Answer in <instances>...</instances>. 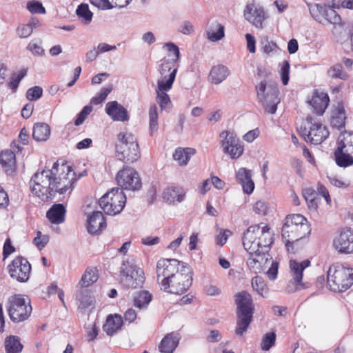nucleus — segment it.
Here are the masks:
<instances>
[{
    "instance_id": "obj_39",
    "label": "nucleus",
    "mask_w": 353,
    "mask_h": 353,
    "mask_svg": "<svg viewBox=\"0 0 353 353\" xmlns=\"http://www.w3.org/2000/svg\"><path fill=\"white\" fill-rule=\"evenodd\" d=\"M0 163L6 171L12 170L15 165V154L11 150L3 151L0 153Z\"/></svg>"
},
{
    "instance_id": "obj_22",
    "label": "nucleus",
    "mask_w": 353,
    "mask_h": 353,
    "mask_svg": "<svg viewBox=\"0 0 353 353\" xmlns=\"http://www.w3.org/2000/svg\"><path fill=\"white\" fill-rule=\"evenodd\" d=\"M329 101L330 99L327 93L314 90L308 103L313 108L314 112L318 115H322L327 108Z\"/></svg>"
},
{
    "instance_id": "obj_29",
    "label": "nucleus",
    "mask_w": 353,
    "mask_h": 353,
    "mask_svg": "<svg viewBox=\"0 0 353 353\" xmlns=\"http://www.w3.org/2000/svg\"><path fill=\"white\" fill-rule=\"evenodd\" d=\"M228 68L223 65H217L212 68L210 72V79L212 83L219 84L229 75Z\"/></svg>"
},
{
    "instance_id": "obj_5",
    "label": "nucleus",
    "mask_w": 353,
    "mask_h": 353,
    "mask_svg": "<svg viewBox=\"0 0 353 353\" xmlns=\"http://www.w3.org/2000/svg\"><path fill=\"white\" fill-rule=\"evenodd\" d=\"M310 232L307 219L300 214L287 216L281 230L282 238L286 245L305 237Z\"/></svg>"
},
{
    "instance_id": "obj_62",
    "label": "nucleus",
    "mask_w": 353,
    "mask_h": 353,
    "mask_svg": "<svg viewBox=\"0 0 353 353\" xmlns=\"http://www.w3.org/2000/svg\"><path fill=\"white\" fill-rule=\"evenodd\" d=\"M245 38L247 40V47H248V50L251 53H254L255 50H256V48H255L256 41H255L254 37L252 35H251L250 34H246Z\"/></svg>"
},
{
    "instance_id": "obj_40",
    "label": "nucleus",
    "mask_w": 353,
    "mask_h": 353,
    "mask_svg": "<svg viewBox=\"0 0 353 353\" xmlns=\"http://www.w3.org/2000/svg\"><path fill=\"white\" fill-rule=\"evenodd\" d=\"M252 286L259 295L263 298H267L269 293V288L264 279L259 276H256L252 279Z\"/></svg>"
},
{
    "instance_id": "obj_31",
    "label": "nucleus",
    "mask_w": 353,
    "mask_h": 353,
    "mask_svg": "<svg viewBox=\"0 0 353 353\" xmlns=\"http://www.w3.org/2000/svg\"><path fill=\"white\" fill-rule=\"evenodd\" d=\"M132 0H90V3L101 10H109L112 8L113 4L119 8H124L128 6Z\"/></svg>"
},
{
    "instance_id": "obj_26",
    "label": "nucleus",
    "mask_w": 353,
    "mask_h": 353,
    "mask_svg": "<svg viewBox=\"0 0 353 353\" xmlns=\"http://www.w3.org/2000/svg\"><path fill=\"white\" fill-rule=\"evenodd\" d=\"M66 209L63 204H54L47 212L46 217L52 224H61L64 222Z\"/></svg>"
},
{
    "instance_id": "obj_59",
    "label": "nucleus",
    "mask_w": 353,
    "mask_h": 353,
    "mask_svg": "<svg viewBox=\"0 0 353 353\" xmlns=\"http://www.w3.org/2000/svg\"><path fill=\"white\" fill-rule=\"evenodd\" d=\"M263 50L265 53L270 54L278 52L280 49L274 42L266 40L264 43Z\"/></svg>"
},
{
    "instance_id": "obj_13",
    "label": "nucleus",
    "mask_w": 353,
    "mask_h": 353,
    "mask_svg": "<svg viewBox=\"0 0 353 353\" xmlns=\"http://www.w3.org/2000/svg\"><path fill=\"white\" fill-rule=\"evenodd\" d=\"M120 273L122 285L128 289L141 288L145 281L143 269L136 265H127L123 263Z\"/></svg>"
},
{
    "instance_id": "obj_38",
    "label": "nucleus",
    "mask_w": 353,
    "mask_h": 353,
    "mask_svg": "<svg viewBox=\"0 0 353 353\" xmlns=\"http://www.w3.org/2000/svg\"><path fill=\"white\" fill-rule=\"evenodd\" d=\"M79 302V308L85 310L94 307V299L88 291L79 292L76 297Z\"/></svg>"
},
{
    "instance_id": "obj_10",
    "label": "nucleus",
    "mask_w": 353,
    "mask_h": 353,
    "mask_svg": "<svg viewBox=\"0 0 353 353\" xmlns=\"http://www.w3.org/2000/svg\"><path fill=\"white\" fill-rule=\"evenodd\" d=\"M334 159L338 166L347 168L353 165V132H345L339 136Z\"/></svg>"
},
{
    "instance_id": "obj_43",
    "label": "nucleus",
    "mask_w": 353,
    "mask_h": 353,
    "mask_svg": "<svg viewBox=\"0 0 353 353\" xmlns=\"http://www.w3.org/2000/svg\"><path fill=\"white\" fill-rule=\"evenodd\" d=\"M98 279L97 271L93 269H87L83 274L79 285L81 287H88L95 283Z\"/></svg>"
},
{
    "instance_id": "obj_53",
    "label": "nucleus",
    "mask_w": 353,
    "mask_h": 353,
    "mask_svg": "<svg viewBox=\"0 0 353 353\" xmlns=\"http://www.w3.org/2000/svg\"><path fill=\"white\" fill-rule=\"evenodd\" d=\"M43 94V89L39 86H34L27 90L26 98L29 101H35L40 99Z\"/></svg>"
},
{
    "instance_id": "obj_64",
    "label": "nucleus",
    "mask_w": 353,
    "mask_h": 353,
    "mask_svg": "<svg viewBox=\"0 0 353 353\" xmlns=\"http://www.w3.org/2000/svg\"><path fill=\"white\" fill-rule=\"evenodd\" d=\"M259 132L258 130H252L248 132L243 137V140L252 143L256 138L258 137Z\"/></svg>"
},
{
    "instance_id": "obj_27",
    "label": "nucleus",
    "mask_w": 353,
    "mask_h": 353,
    "mask_svg": "<svg viewBox=\"0 0 353 353\" xmlns=\"http://www.w3.org/2000/svg\"><path fill=\"white\" fill-rule=\"evenodd\" d=\"M123 325V319L119 314H110L103 326V331L109 336H112L120 330Z\"/></svg>"
},
{
    "instance_id": "obj_2",
    "label": "nucleus",
    "mask_w": 353,
    "mask_h": 353,
    "mask_svg": "<svg viewBox=\"0 0 353 353\" xmlns=\"http://www.w3.org/2000/svg\"><path fill=\"white\" fill-rule=\"evenodd\" d=\"M272 243L273 234L270 228L263 223L250 226L244 233L243 245L249 254L247 265L252 272H261L269 263L268 252Z\"/></svg>"
},
{
    "instance_id": "obj_35",
    "label": "nucleus",
    "mask_w": 353,
    "mask_h": 353,
    "mask_svg": "<svg viewBox=\"0 0 353 353\" xmlns=\"http://www.w3.org/2000/svg\"><path fill=\"white\" fill-rule=\"evenodd\" d=\"M195 154V150L190 148H179L175 150L173 154L174 159L176 161L179 165H186L192 156Z\"/></svg>"
},
{
    "instance_id": "obj_63",
    "label": "nucleus",
    "mask_w": 353,
    "mask_h": 353,
    "mask_svg": "<svg viewBox=\"0 0 353 353\" xmlns=\"http://www.w3.org/2000/svg\"><path fill=\"white\" fill-rule=\"evenodd\" d=\"M205 291L209 296H219L221 293V290L217 286L213 285L206 286Z\"/></svg>"
},
{
    "instance_id": "obj_55",
    "label": "nucleus",
    "mask_w": 353,
    "mask_h": 353,
    "mask_svg": "<svg viewBox=\"0 0 353 353\" xmlns=\"http://www.w3.org/2000/svg\"><path fill=\"white\" fill-rule=\"evenodd\" d=\"M49 241V237L47 235L42 234L41 232L37 231V236L34 239V243L39 250H42Z\"/></svg>"
},
{
    "instance_id": "obj_42",
    "label": "nucleus",
    "mask_w": 353,
    "mask_h": 353,
    "mask_svg": "<svg viewBox=\"0 0 353 353\" xmlns=\"http://www.w3.org/2000/svg\"><path fill=\"white\" fill-rule=\"evenodd\" d=\"M152 301V294L148 291L140 292L134 299V305L135 307L142 309Z\"/></svg>"
},
{
    "instance_id": "obj_30",
    "label": "nucleus",
    "mask_w": 353,
    "mask_h": 353,
    "mask_svg": "<svg viewBox=\"0 0 353 353\" xmlns=\"http://www.w3.org/2000/svg\"><path fill=\"white\" fill-rule=\"evenodd\" d=\"M50 136V126L46 123H37L32 130L33 139L37 141H46Z\"/></svg>"
},
{
    "instance_id": "obj_45",
    "label": "nucleus",
    "mask_w": 353,
    "mask_h": 353,
    "mask_svg": "<svg viewBox=\"0 0 353 353\" xmlns=\"http://www.w3.org/2000/svg\"><path fill=\"white\" fill-rule=\"evenodd\" d=\"M327 75L332 79H340L347 80L349 77L348 74L343 71L341 64H335L327 70Z\"/></svg>"
},
{
    "instance_id": "obj_12",
    "label": "nucleus",
    "mask_w": 353,
    "mask_h": 353,
    "mask_svg": "<svg viewBox=\"0 0 353 353\" xmlns=\"http://www.w3.org/2000/svg\"><path fill=\"white\" fill-rule=\"evenodd\" d=\"M300 130L305 139L314 144L321 143L329 136L326 127L312 116L307 117L305 123Z\"/></svg>"
},
{
    "instance_id": "obj_57",
    "label": "nucleus",
    "mask_w": 353,
    "mask_h": 353,
    "mask_svg": "<svg viewBox=\"0 0 353 353\" xmlns=\"http://www.w3.org/2000/svg\"><path fill=\"white\" fill-rule=\"evenodd\" d=\"M92 110V107L90 105L85 106L83 110L78 114L77 119L74 121L76 125H79L83 123L88 115L90 114Z\"/></svg>"
},
{
    "instance_id": "obj_8",
    "label": "nucleus",
    "mask_w": 353,
    "mask_h": 353,
    "mask_svg": "<svg viewBox=\"0 0 353 353\" xmlns=\"http://www.w3.org/2000/svg\"><path fill=\"white\" fill-rule=\"evenodd\" d=\"M256 91L257 99L263 106L265 112L274 114L280 103L277 86L274 84H268L265 81H261L256 86Z\"/></svg>"
},
{
    "instance_id": "obj_44",
    "label": "nucleus",
    "mask_w": 353,
    "mask_h": 353,
    "mask_svg": "<svg viewBox=\"0 0 353 353\" xmlns=\"http://www.w3.org/2000/svg\"><path fill=\"white\" fill-rule=\"evenodd\" d=\"M303 197L311 210H316L317 208V194L311 188L305 189L303 192Z\"/></svg>"
},
{
    "instance_id": "obj_58",
    "label": "nucleus",
    "mask_w": 353,
    "mask_h": 353,
    "mask_svg": "<svg viewBox=\"0 0 353 353\" xmlns=\"http://www.w3.org/2000/svg\"><path fill=\"white\" fill-rule=\"evenodd\" d=\"M290 63L288 61H284L281 70V81L284 85H286L289 81Z\"/></svg>"
},
{
    "instance_id": "obj_34",
    "label": "nucleus",
    "mask_w": 353,
    "mask_h": 353,
    "mask_svg": "<svg viewBox=\"0 0 353 353\" xmlns=\"http://www.w3.org/2000/svg\"><path fill=\"white\" fill-rule=\"evenodd\" d=\"M185 193L179 188H168L163 193V198L170 203L181 202L183 200Z\"/></svg>"
},
{
    "instance_id": "obj_3",
    "label": "nucleus",
    "mask_w": 353,
    "mask_h": 353,
    "mask_svg": "<svg viewBox=\"0 0 353 353\" xmlns=\"http://www.w3.org/2000/svg\"><path fill=\"white\" fill-rule=\"evenodd\" d=\"M156 272L157 282L164 292L181 294L192 285L190 268L177 259H160Z\"/></svg>"
},
{
    "instance_id": "obj_14",
    "label": "nucleus",
    "mask_w": 353,
    "mask_h": 353,
    "mask_svg": "<svg viewBox=\"0 0 353 353\" xmlns=\"http://www.w3.org/2000/svg\"><path fill=\"white\" fill-rule=\"evenodd\" d=\"M220 138L223 152L231 159H236L243 154V146L234 132L224 130L221 132Z\"/></svg>"
},
{
    "instance_id": "obj_56",
    "label": "nucleus",
    "mask_w": 353,
    "mask_h": 353,
    "mask_svg": "<svg viewBox=\"0 0 353 353\" xmlns=\"http://www.w3.org/2000/svg\"><path fill=\"white\" fill-rule=\"evenodd\" d=\"M253 210L255 213L264 216L268 214V206L265 201L260 200L255 203L253 206Z\"/></svg>"
},
{
    "instance_id": "obj_28",
    "label": "nucleus",
    "mask_w": 353,
    "mask_h": 353,
    "mask_svg": "<svg viewBox=\"0 0 353 353\" xmlns=\"http://www.w3.org/2000/svg\"><path fill=\"white\" fill-rule=\"evenodd\" d=\"M346 116L343 106L338 105L332 112L330 123L333 128L341 129L345 127Z\"/></svg>"
},
{
    "instance_id": "obj_51",
    "label": "nucleus",
    "mask_w": 353,
    "mask_h": 353,
    "mask_svg": "<svg viewBox=\"0 0 353 353\" xmlns=\"http://www.w3.org/2000/svg\"><path fill=\"white\" fill-rule=\"evenodd\" d=\"M163 48H166L167 50L170 52V55L172 53L174 55V58L172 59V61L170 62L172 63L171 65L172 66L173 68H174L175 67L174 66V63L177 61L179 59V57H180V52H179V47L175 45L174 43H172V42H168V43H165L163 46ZM166 60H165L164 61H165ZM169 61V60H168Z\"/></svg>"
},
{
    "instance_id": "obj_4",
    "label": "nucleus",
    "mask_w": 353,
    "mask_h": 353,
    "mask_svg": "<svg viewBox=\"0 0 353 353\" xmlns=\"http://www.w3.org/2000/svg\"><path fill=\"white\" fill-rule=\"evenodd\" d=\"M171 64L172 63L168 61H163L159 69L162 79L157 81L156 100L161 110H167L172 103L167 92L172 87L177 72V68H173Z\"/></svg>"
},
{
    "instance_id": "obj_32",
    "label": "nucleus",
    "mask_w": 353,
    "mask_h": 353,
    "mask_svg": "<svg viewBox=\"0 0 353 353\" xmlns=\"http://www.w3.org/2000/svg\"><path fill=\"white\" fill-rule=\"evenodd\" d=\"M4 346L6 353H21L23 348L20 338L14 335L8 336L5 339Z\"/></svg>"
},
{
    "instance_id": "obj_25",
    "label": "nucleus",
    "mask_w": 353,
    "mask_h": 353,
    "mask_svg": "<svg viewBox=\"0 0 353 353\" xmlns=\"http://www.w3.org/2000/svg\"><path fill=\"white\" fill-rule=\"evenodd\" d=\"M236 177L241 185L243 192L250 194L254 189V183L252 179V171L245 168H241L236 172Z\"/></svg>"
},
{
    "instance_id": "obj_24",
    "label": "nucleus",
    "mask_w": 353,
    "mask_h": 353,
    "mask_svg": "<svg viewBox=\"0 0 353 353\" xmlns=\"http://www.w3.org/2000/svg\"><path fill=\"white\" fill-rule=\"evenodd\" d=\"M106 113L113 121H125L128 120L126 109L117 101H110L106 104Z\"/></svg>"
},
{
    "instance_id": "obj_52",
    "label": "nucleus",
    "mask_w": 353,
    "mask_h": 353,
    "mask_svg": "<svg viewBox=\"0 0 353 353\" xmlns=\"http://www.w3.org/2000/svg\"><path fill=\"white\" fill-rule=\"evenodd\" d=\"M33 32V23H28V24H22L17 28V35L20 38H27L31 35Z\"/></svg>"
},
{
    "instance_id": "obj_16",
    "label": "nucleus",
    "mask_w": 353,
    "mask_h": 353,
    "mask_svg": "<svg viewBox=\"0 0 353 353\" xmlns=\"http://www.w3.org/2000/svg\"><path fill=\"white\" fill-rule=\"evenodd\" d=\"M116 180L123 189L137 190L141 187V181L138 172L132 168L124 167L118 172Z\"/></svg>"
},
{
    "instance_id": "obj_41",
    "label": "nucleus",
    "mask_w": 353,
    "mask_h": 353,
    "mask_svg": "<svg viewBox=\"0 0 353 353\" xmlns=\"http://www.w3.org/2000/svg\"><path fill=\"white\" fill-rule=\"evenodd\" d=\"M149 129L150 133L152 135L159 129L157 107L155 104L152 105L149 108Z\"/></svg>"
},
{
    "instance_id": "obj_19",
    "label": "nucleus",
    "mask_w": 353,
    "mask_h": 353,
    "mask_svg": "<svg viewBox=\"0 0 353 353\" xmlns=\"http://www.w3.org/2000/svg\"><path fill=\"white\" fill-rule=\"evenodd\" d=\"M310 12L314 19L320 22H321L322 17L332 24H340L341 22L340 15L329 6L316 4Z\"/></svg>"
},
{
    "instance_id": "obj_61",
    "label": "nucleus",
    "mask_w": 353,
    "mask_h": 353,
    "mask_svg": "<svg viewBox=\"0 0 353 353\" xmlns=\"http://www.w3.org/2000/svg\"><path fill=\"white\" fill-rule=\"evenodd\" d=\"M222 336L221 332L217 330H213L210 332V334L206 337V340L210 343H216L221 340Z\"/></svg>"
},
{
    "instance_id": "obj_20",
    "label": "nucleus",
    "mask_w": 353,
    "mask_h": 353,
    "mask_svg": "<svg viewBox=\"0 0 353 353\" xmlns=\"http://www.w3.org/2000/svg\"><path fill=\"white\" fill-rule=\"evenodd\" d=\"M334 248L341 253L353 252V230L348 228L342 230L334 239Z\"/></svg>"
},
{
    "instance_id": "obj_50",
    "label": "nucleus",
    "mask_w": 353,
    "mask_h": 353,
    "mask_svg": "<svg viewBox=\"0 0 353 353\" xmlns=\"http://www.w3.org/2000/svg\"><path fill=\"white\" fill-rule=\"evenodd\" d=\"M27 74V70L23 69L18 74H14L11 77V80L8 83V87L14 92L17 89L20 81L24 78Z\"/></svg>"
},
{
    "instance_id": "obj_48",
    "label": "nucleus",
    "mask_w": 353,
    "mask_h": 353,
    "mask_svg": "<svg viewBox=\"0 0 353 353\" xmlns=\"http://www.w3.org/2000/svg\"><path fill=\"white\" fill-rule=\"evenodd\" d=\"M268 261L269 263L265 264V268H264V270L262 272H263L268 267V265H270V267H269L268 271L266 272V274L270 280L274 281L276 279L277 276L279 263L272 261V258H270V256H268Z\"/></svg>"
},
{
    "instance_id": "obj_46",
    "label": "nucleus",
    "mask_w": 353,
    "mask_h": 353,
    "mask_svg": "<svg viewBox=\"0 0 353 353\" xmlns=\"http://www.w3.org/2000/svg\"><path fill=\"white\" fill-rule=\"evenodd\" d=\"M76 14L79 18H81L85 23H90L93 16L92 12L89 10L88 5L86 3L80 4L76 10Z\"/></svg>"
},
{
    "instance_id": "obj_6",
    "label": "nucleus",
    "mask_w": 353,
    "mask_h": 353,
    "mask_svg": "<svg viewBox=\"0 0 353 353\" xmlns=\"http://www.w3.org/2000/svg\"><path fill=\"white\" fill-rule=\"evenodd\" d=\"M327 279L332 291H346L353 284V268L342 264H333L327 271Z\"/></svg>"
},
{
    "instance_id": "obj_11",
    "label": "nucleus",
    "mask_w": 353,
    "mask_h": 353,
    "mask_svg": "<svg viewBox=\"0 0 353 353\" xmlns=\"http://www.w3.org/2000/svg\"><path fill=\"white\" fill-rule=\"evenodd\" d=\"M126 203V196L119 188H114L99 200V204L103 212L108 215L119 214Z\"/></svg>"
},
{
    "instance_id": "obj_33",
    "label": "nucleus",
    "mask_w": 353,
    "mask_h": 353,
    "mask_svg": "<svg viewBox=\"0 0 353 353\" xmlns=\"http://www.w3.org/2000/svg\"><path fill=\"white\" fill-rule=\"evenodd\" d=\"M178 343V337L173 334H169L162 339L159 349L162 353H172L176 347Z\"/></svg>"
},
{
    "instance_id": "obj_7",
    "label": "nucleus",
    "mask_w": 353,
    "mask_h": 353,
    "mask_svg": "<svg viewBox=\"0 0 353 353\" xmlns=\"http://www.w3.org/2000/svg\"><path fill=\"white\" fill-rule=\"evenodd\" d=\"M6 307L9 317L14 323L25 321L30 317L32 311L30 300L19 294L8 298Z\"/></svg>"
},
{
    "instance_id": "obj_54",
    "label": "nucleus",
    "mask_w": 353,
    "mask_h": 353,
    "mask_svg": "<svg viewBox=\"0 0 353 353\" xmlns=\"http://www.w3.org/2000/svg\"><path fill=\"white\" fill-rule=\"evenodd\" d=\"M28 10L32 14H45L46 13V9L43 6V5L36 1H30L28 3Z\"/></svg>"
},
{
    "instance_id": "obj_9",
    "label": "nucleus",
    "mask_w": 353,
    "mask_h": 353,
    "mask_svg": "<svg viewBox=\"0 0 353 353\" xmlns=\"http://www.w3.org/2000/svg\"><path fill=\"white\" fill-rule=\"evenodd\" d=\"M116 145L117 156L125 163H134L139 157V145L131 133H119Z\"/></svg>"
},
{
    "instance_id": "obj_15",
    "label": "nucleus",
    "mask_w": 353,
    "mask_h": 353,
    "mask_svg": "<svg viewBox=\"0 0 353 353\" xmlns=\"http://www.w3.org/2000/svg\"><path fill=\"white\" fill-rule=\"evenodd\" d=\"M244 19L256 28L262 30L264 22L268 18L264 8L255 1L247 3L243 10Z\"/></svg>"
},
{
    "instance_id": "obj_17",
    "label": "nucleus",
    "mask_w": 353,
    "mask_h": 353,
    "mask_svg": "<svg viewBox=\"0 0 353 353\" xmlns=\"http://www.w3.org/2000/svg\"><path fill=\"white\" fill-rule=\"evenodd\" d=\"M8 270L11 278L18 282L25 283L29 279L31 265L26 259L17 256L8 265Z\"/></svg>"
},
{
    "instance_id": "obj_36",
    "label": "nucleus",
    "mask_w": 353,
    "mask_h": 353,
    "mask_svg": "<svg viewBox=\"0 0 353 353\" xmlns=\"http://www.w3.org/2000/svg\"><path fill=\"white\" fill-rule=\"evenodd\" d=\"M236 327L235 329V334L238 336H243L245 333L252 321V316L251 314H236Z\"/></svg>"
},
{
    "instance_id": "obj_60",
    "label": "nucleus",
    "mask_w": 353,
    "mask_h": 353,
    "mask_svg": "<svg viewBox=\"0 0 353 353\" xmlns=\"http://www.w3.org/2000/svg\"><path fill=\"white\" fill-rule=\"evenodd\" d=\"M194 31V28L192 23L188 21H183L179 28V32L186 35L191 34Z\"/></svg>"
},
{
    "instance_id": "obj_21",
    "label": "nucleus",
    "mask_w": 353,
    "mask_h": 353,
    "mask_svg": "<svg viewBox=\"0 0 353 353\" xmlns=\"http://www.w3.org/2000/svg\"><path fill=\"white\" fill-rule=\"evenodd\" d=\"M235 302L237 306L236 314L253 316L254 305L250 294L246 291L237 293L235 296Z\"/></svg>"
},
{
    "instance_id": "obj_49",
    "label": "nucleus",
    "mask_w": 353,
    "mask_h": 353,
    "mask_svg": "<svg viewBox=\"0 0 353 353\" xmlns=\"http://www.w3.org/2000/svg\"><path fill=\"white\" fill-rule=\"evenodd\" d=\"M40 39H34L31 41L27 46V50H30L34 55L43 56L45 51L41 46Z\"/></svg>"
},
{
    "instance_id": "obj_47",
    "label": "nucleus",
    "mask_w": 353,
    "mask_h": 353,
    "mask_svg": "<svg viewBox=\"0 0 353 353\" xmlns=\"http://www.w3.org/2000/svg\"><path fill=\"white\" fill-rule=\"evenodd\" d=\"M276 334L274 332H268L262 337L261 342V348L264 351H268L275 345Z\"/></svg>"
},
{
    "instance_id": "obj_18",
    "label": "nucleus",
    "mask_w": 353,
    "mask_h": 353,
    "mask_svg": "<svg viewBox=\"0 0 353 353\" xmlns=\"http://www.w3.org/2000/svg\"><path fill=\"white\" fill-rule=\"evenodd\" d=\"M310 262L309 260H304L301 262H297L294 260L290 261V267L291 274L293 276V281H290L285 288L288 293H292L303 288L301 283L303 278V270L310 265Z\"/></svg>"
},
{
    "instance_id": "obj_23",
    "label": "nucleus",
    "mask_w": 353,
    "mask_h": 353,
    "mask_svg": "<svg viewBox=\"0 0 353 353\" xmlns=\"http://www.w3.org/2000/svg\"><path fill=\"white\" fill-rule=\"evenodd\" d=\"M106 227L103 213L94 211L88 217V232L91 234H99Z\"/></svg>"
},
{
    "instance_id": "obj_1",
    "label": "nucleus",
    "mask_w": 353,
    "mask_h": 353,
    "mask_svg": "<svg viewBox=\"0 0 353 353\" xmlns=\"http://www.w3.org/2000/svg\"><path fill=\"white\" fill-rule=\"evenodd\" d=\"M76 181L74 172L65 164L54 163L52 168L37 171L30 181L32 193L46 201L55 192L65 194Z\"/></svg>"
},
{
    "instance_id": "obj_37",
    "label": "nucleus",
    "mask_w": 353,
    "mask_h": 353,
    "mask_svg": "<svg viewBox=\"0 0 353 353\" xmlns=\"http://www.w3.org/2000/svg\"><path fill=\"white\" fill-rule=\"evenodd\" d=\"M207 35L212 41L221 39L225 35L224 26L218 22L212 23L207 31Z\"/></svg>"
}]
</instances>
